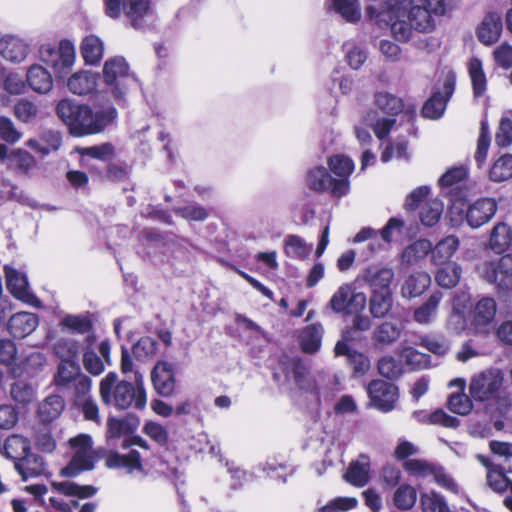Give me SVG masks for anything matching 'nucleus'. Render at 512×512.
<instances>
[{"label": "nucleus", "instance_id": "nucleus-62", "mask_svg": "<svg viewBox=\"0 0 512 512\" xmlns=\"http://www.w3.org/2000/svg\"><path fill=\"white\" fill-rule=\"evenodd\" d=\"M331 171L340 178H348L354 170V162L349 157L335 155L328 161Z\"/></svg>", "mask_w": 512, "mask_h": 512}, {"label": "nucleus", "instance_id": "nucleus-47", "mask_svg": "<svg viewBox=\"0 0 512 512\" xmlns=\"http://www.w3.org/2000/svg\"><path fill=\"white\" fill-rule=\"evenodd\" d=\"M392 304V292H371L369 310L373 317L386 316L390 312Z\"/></svg>", "mask_w": 512, "mask_h": 512}, {"label": "nucleus", "instance_id": "nucleus-2", "mask_svg": "<svg viewBox=\"0 0 512 512\" xmlns=\"http://www.w3.org/2000/svg\"><path fill=\"white\" fill-rule=\"evenodd\" d=\"M118 376L109 372L100 382V396L103 403L124 410L134 408L143 410L147 404V396L140 372L134 373V384L128 381L118 382Z\"/></svg>", "mask_w": 512, "mask_h": 512}, {"label": "nucleus", "instance_id": "nucleus-8", "mask_svg": "<svg viewBox=\"0 0 512 512\" xmlns=\"http://www.w3.org/2000/svg\"><path fill=\"white\" fill-rule=\"evenodd\" d=\"M38 53L40 60L51 67L58 77L68 74L76 58L75 46L67 39L61 40L58 47L51 43L42 44Z\"/></svg>", "mask_w": 512, "mask_h": 512}, {"label": "nucleus", "instance_id": "nucleus-49", "mask_svg": "<svg viewBox=\"0 0 512 512\" xmlns=\"http://www.w3.org/2000/svg\"><path fill=\"white\" fill-rule=\"evenodd\" d=\"M306 182L310 189L317 192H324L331 186L332 177L325 167L316 166L308 171Z\"/></svg>", "mask_w": 512, "mask_h": 512}, {"label": "nucleus", "instance_id": "nucleus-40", "mask_svg": "<svg viewBox=\"0 0 512 512\" xmlns=\"http://www.w3.org/2000/svg\"><path fill=\"white\" fill-rule=\"evenodd\" d=\"M67 86L74 94H88L96 87V76L88 71L77 72L68 79Z\"/></svg>", "mask_w": 512, "mask_h": 512}, {"label": "nucleus", "instance_id": "nucleus-34", "mask_svg": "<svg viewBox=\"0 0 512 512\" xmlns=\"http://www.w3.org/2000/svg\"><path fill=\"white\" fill-rule=\"evenodd\" d=\"M401 336V329L396 323L384 321L373 332L375 345L384 348L393 345Z\"/></svg>", "mask_w": 512, "mask_h": 512}, {"label": "nucleus", "instance_id": "nucleus-25", "mask_svg": "<svg viewBox=\"0 0 512 512\" xmlns=\"http://www.w3.org/2000/svg\"><path fill=\"white\" fill-rule=\"evenodd\" d=\"M370 470V459L362 454L349 464L344 479L353 486L364 487L370 481Z\"/></svg>", "mask_w": 512, "mask_h": 512}, {"label": "nucleus", "instance_id": "nucleus-12", "mask_svg": "<svg viewBox=\"0 0 512 512\" xmlns=\"http://www.w3.org/2000/svg\"><path fill=\"white\" fill-rule=\"evenodd\" d=\"M367 298L363 292H357L352 284L341 285L332 295L329 307L335 313L354 314L366 306Z\"/></svg>", "mask_w": 512, "mask_h": 512}, {"label": "nucleus", "instance_id": "nucleus-32", "mask_svg": "<svg viewBox=\"0 0 512 512\" xmlns=\"http://www.w3.org/2000/svg\"><path fill=\"white\" fill-rule=\"evenodd\" d=\"M79 363L60 362L54 376V384L61 391L72 388V383L81 375Z\"/></svg>", "mask_w": 512, "mask_h": 512}, {"label": "nucleus", "instance_id": "nucleus-43", "mask_svg": "<svg viewBox=\"0 0 512 512\" xmlns=\"http://www.w3.org/2000/svg\"><path fill=\"white\" fill-rule=\"evenodd\" d=\"M323 336V327L319 323H314L303 329L300 335V343L304 352L314 353L321 346Z\"/></svg>", "mask_w": 512, "mask_h": 512}, {"label": "nucleus", "instance_id": "nucleus-11", "mask_svg": "<svg viewBox=\"0 0 512 512\" xmlns=\"http://www.w3.org/2000/svg\"><path fill=\"white\" fill-rule=\"evenodd\" d=\"M71 447L75 449L70 463L62 469L61 474L66 477H75L85 470L94 468V452L91 437L80 434L70 440Z\"/></svg>", "mask_w": 512, "mask_h": 512}, {"label": "nucleus", "instance_id": "nucleus-17", "mask_svg": "<svg viewBox=\"0 0 512 512\" xmlns=\"http://www.w3.org/2000/svg\"><path fill=\"white\" fill-rule=\"evenodd\" d=\"M5 276L7 289L16 299L35 307L40 306V301L31 292L27 276L23 272L5 266Z\"/></svg>", "mask_w": 512, "mask_h": 512}, {"label": "nucleus", "instance_id": "nucleus-48", "mask_svg": "<svg viewBox=\"0 0 512 512\" xmlns=\"http://www.w3.org/2000/svg\"><path fill=\"white\" fill-rule=\"evenodd\" d=\"M469 76L472 82L475 97H481L486 91L487 79L482 62L478 58H471L468 63Z\"/></svg>", "mask_w": 512, "mask_h": 512}, {"label": "nucleus", "instance_id": "nucleus-46", "mask_svg": "<svg viewBox=\"0 0 512 512\" xmlns=\"http://www.w3.org/2000/svg\"><path fill=\"white\" fill-rule=\"evenodd\" d=\"M52 489L66 496H76L83 499L90 498L97 492L94 486H81L71 481L53 482Z\"/></svg>", "mask_w": 512, "mask_h": 512}, {"label": "nucleus", "instance_id": "nucleus-24", "mask_svg": "<svg viewBox=\"0 0 512 512\" xmlns=\"http://www.w3.org/2000/svg\"><path fill=\"white\" fill-rule=\"evenodd\" d=\"M443 299L441 291H434L430 296L413 312V320L420 325L432 324L437 316L440 303Z\"/></svg>", "mask_w": 512, "mask_h": 512}, {"label": "nucleus", "instance_id": "nucleus-14", "mask_svg": "<svg viewBox=\"0 0 512 512\" xmlns=\"http://www.w3.org/2000/svg\"><path fill=\"white\" fill-rule=\"evenodd\" d=\"M456 83L455 73L447 72L443 79L442 91H437L425 102L422 115L428 119H439L445 112L447 102L454 93Z\"/></svg>", "mask_w": 512, "mask_h": 512}, {"label": "nucleus", "instance_id": "nucleus-27", "mask_svg": "<svg viewBox=\"0 0 512 512\" xmlns=\"http://www.w3.org/2000/svg\"><path fill=\"white\" fill-rule=\"evenodd\" d=\"M26 78L30 88L40 94L48 93L53 87L51 74L41 65H32L27 71Z\"/></svg>", "mask_w": 512, "mask_h": 512}, {"label": "nucleus", "instance_id": "nucleus-63", "mask_svg": "<svg viewBox=\"0 0 512 512\" xmlns=\"http://www.w3.org/2000/svg\"><path fill=\"white\" fill-rule=\"evenodd\" d=\"M467 174L468 171L465 166L453 167L442 175L439 179V185L443 189L452 188L454 186L459 187L460 183L466 179Z\"/></svg>", "mask_w": 512, "mask_h": 512}, {"label": "nucleus", "instance_id": "nucleus-41", "mask_svg": "<svg viewBox=\"0 0 512 512\" xmlns=\"http://www.w3.org/2000/svg\"><path fill=\"white\" fill-rule=\"evenodd\" d=\"M312 251V244H308L298 235H288L284 239V253L289 258L306 259Z\"/></svg>", "mask_w": 512, "mask_h": 512}, {"label": "nucleus", "instance_id": "nucleus-52", "mask_svg": "<svg viewBox=\"0 0 512 512\" xmlns=\"http://www.w3.org/2000/svg\"><path fill=\"white\" fill-rule=\"evenodd\" d=\"M460 276L461 267L456 263H450L437 271L435 281L439 286L450 289L458 284Z\"/></svg>", "mask_w": 512, "mask_h": 512}, {"label": "nucleus", "instance_id": "nucleus-9", "mask_svg": "<svg viewBox=\"0 0 512 512\" xmlns=\"http://www.w3.org/2000/svg\"><path fill=\"white\" fill-rule=\"evenodd\" d=\"M103 76L114 97L119 100L122 99L128 88L136 83V78L129 72L128 63L120 56L105 62Z\"/></svg>", "mask_w": 512, "mask_h": 512}, {"label": "nucleus", "instance_id": "nucleus-36", "mask_svg": "<svg viewBox=\"0 0 512 512\" xmlns=\"http://www.w3.org/2000/svg\"><path fill=\"white\" fill-rule=\"evenodd\" d=\"M404 227V221L397 217H392L388 220L386 225L380 230L377 231V240H371L368 244V248L371 253H376L384 248L383 243L379 241V236L381 240L389 244L392 241L393 234L395 232H401Z\"/></svg>", "mask_w": 512, "mask_h": 512}, {"label": "nucleus", "instance_id": "nucleus-53", "mask_svg": "<svg viewBox=\"0 0 512 512\" xmlns=\"http://www.w3.org/2000/svg\"><path fill=\"white\" fill-rule=\"evenodd\" d=\"M489 177L494 182H503L512 178V155L504 154L497 159L490 171Z\"/></svg>", "mask_w": 512, "mask_h": 512}, {"label": "nucleus", "instance_id": "nucleus-28", "mask_svg": "<svg viewBox=\"0 0 512 512\" xmlns=\"http://www.w3.org/2000/svg\"><path fill=\"white\" fill-rule=\"evenodd\" d=\"M512 245V228L504 223H497L490 233L489 247L497 254L508 250Z\"/></svg>", "mask_w": 512, "mask_h": 512}, {"label": "nucleus", "instance_id": "nucleus-1", "mask_svg": "<svg viewBox=\"0 0 512 512\" xmlns=\"http://www.w3.org/2000/svg\"><path fill=\"white\" fill-rule=\"evenodd\" d=\"M138 424V419L133 416L108 419V440L111 445H117L116 441L122 439L120 446L123 450V452L110 451L107 454L106 465L109 468H123L128 473L143 471L139 452L131 448L133 445L144 449L149 448L145 440L139 437H132Z\"/></svg>", "mask_w": 512, "mask_h": 512}, {"label": "nucleus", "instance_id": "nucleus-15", "mask_svg": "<svg viewBox=\"0 0 512 512\" xmlns=\"http://www.w3.org/2000/svg\"><path fill=\"white\" fill-rule=\"evenodd\" d=\"M371 405L382 412L394 409L398 400V387L384 380H373L367 387Z\"/></svg>", "mask_w": 512, "mask_h": 512}, {"label": "nucleus", "instance_id": "nucleus-56", "mask_svg": "<svg viewBox=\"0 0 512 512\" xmlns=\"http://www.w3.org/2000/svg\"><path fill=\"white\" fill-rule=\"evenodd\" d=\"M436 464L423 459H408L403 463L404 470L415 478H427L433 475Z\"/></svg>", "mask_w": 512, "mask_h": 512}, {"label": "nucleus", "instance_id": "nucleus-58", "mask_svg": "<svg viewBox=\"0 0 512 512\" xmlns=\"http://www.w3.org/2000/svg\"><path fill=\"white\" fill-rule=\"evenodd\" d=\"M490 141L491 138L488 123L486 121H482L480 134L477 141V149L474 156L475 161L477 162L479 167H481L486 161L488 150L490 147Z\"/></svg>", "mask_w": 512, "mask_h": 512}, {"label": "nucleus", "instance_id": "nucleus-18", "mask_svg": "<svg viewBox=\"0 0 512 512\" xmlns=\"http://www.w3.org/2000/svg\"><path fill=\"white\" fill-rule=\"evenodd\" d=\"M151 380L159 395L171 396L176 385L174 365L167 361H159L151 372Z\"/></svg>", "mask_w": 512, "mask_h": 512}, {"label": "nucleus", "instance_id": "nucleus-19", "mask_svg": "<svg viewBox=\"0 0 512 512\" xmlns=\"http://www.w3.org/2000/svg\"><path fill=\"white\" fill-rule=\"evenodd\" d=\"M39 325V317L31 312L14 313L7 321L8 333L15 339H23L33 333Z\"/></svg>", "mask_w": 512, "mask_h": 512}, {"label": "nucleus", "instance_id": "nucleus-13", "mask_svg": "<svg viewBox=\"0 0 512 512\" xmlns=\"http://www.w3.org/2000/svg\"><path fill=\"white\" fill-rule=\"evenodd\" d=\"M425 2L427 6H407V19L412 24L413 29L419 33H429L433 31L435 23L431 13L438 15L445 13L442 0H425Z\"/></svg>", "mask_w": 512, "mask_h": 512}, {"label": "nucleus", "instance_id": "nucleus-5", "mask_svg": "<svg viewBox=\"0 0 512 512\" xmlns=\"http://www.w3.org/2000/svg\"><path fill=\"white\" fill-rule=\"evenodd\" d=\"M498 205L495 199L483 197L474 202H454L449 210L450 219L453 225L466 223L472 229H478L487 224L496 214Z\"/></svg>", "mask_w": 512, "mask_h": 512}, {"label": "nucleus", "instance_id": "nucleus-55", "mask_svg": "<svg viewBox=\"0 0 512 512\" xmlns=\"http://www.w3.org/2000/svg\"><path fill=\"white\" fill-rule=\"evenodd\" d=\"M157 350V340L149 336L140 338L132 348L133 355L141 362H145L153 358L156 355Z\"/></svg>", "mask_w": 512, "mask_h": 512}, {"label": "nucleus", "instance_id": "nucleus-23", "mask_svg": "<svg viewBox=\"0 0 512 512\" xmlns=\"http://www.w3.org/2000/svg\"><path fill=\"white\" fill-rule=\"evenodd\" d=\"M336 356H346L349 364L353 368V372L356 376L364 375L370 369L369 358L356 350H353L347 344L346 336H343L342 340H339L334 349Z\"/></svg>", "mask_w": 512, "mask_h": 512}, {"label": "nucleus", "instance_id": "nucleus-29", "mask_svg": "<svg viewBox=\"0 0 512 512\" xmlns=\"http://www.w3.org/2000/svg\"><path fill=\"white\" fill-rule=\"evenodd\" d=\"M14 467L24 481L29 478L40 476L45 472V463L43 458L31 452L20 461L15 462Z\"/></svg>", "mask_w": 512, "mask_h": 512}, {"label": "nucleus", "instance_id": "nucleus-30", "mask_svg": "<svg viewBox=\"0 0 512 512\" xmlns=\"http://www.w3.org/2000/svg\"><path fill=\"white\" fill-rule=\"evenodd\" d=\"M329 10H333L345 21L356 23L361 19L359 0H326Z\"/></svg>", "mask_w": 512, "mask_h": 512}, {"label": "nucleus", "instance_id": "nucleus-20", "mask_svg": "<svg viewBox=\"0 0 512 512\" xmlns=\"http://www.w3.org/2000/svg\"><path fill=\"white\" fill-rule=\"evenodd\" d=\"M503 30L501 14L495 11L488 12L477 27L476 35L478 40L490 46L496 43Z\"/></svg>", "mask_w": 512, "mask_h": 512}, {"label": "nucleus", "instance_id": "nucleus-37", "mask_svg": "<svg viewBox=\"0 0 512 512\" xmlns=\"http://www.w3.org/2000/svg\"><path fill=\"white\" fill-rule=\"evenodd\" d=\"M30 453V441L18 434L9 436L4 442V454L15 462Z\"/></svg>", "mask_w": 512, "mask_h": 512}, {"label": "nucleus", "instance_id": "nucleus-50", "mask_svg": "<svg viewBox=\"0 0 512 512\" xmlns=\"http://www.w3.org/2000/svg\"><path fill=\"white\" fill-rule=\"evenodd\" d=\"M419 345L437 356H444L450 350L449 341L441 334L423 335L419 338Z\"/></svg>", "mask_w": 512, "mask_h": 512}, {"label": "nucleus", "instance_id": "nucleus-38", "mask_svg": "<svg viewBox=\"0 0 512 512\" xmlns=\"http://www.w3.org/2000/svg\"><path fill=\"white\" fill-rule=\"evenodd\" d=\"M80 351V343L70 338H60L53 345V352L60 362L78 363Z\"/></svg>", "mask_w": 512, "mask_h": 512}, {"label": "nucleus", "instance_id": "nucleus-31", "mask_svg": "<svg viewBox=\"0 0 512 512\" xmlns=\"http://www.w3.org/2000/svg\"><path fill=\"white\" fill-rule=\"evenodd\" d=\"M65 407L64 400L59 395H50L38 405L37 415L44 423H50L57 419Z\"/></svg>", "mask_w": 512, "mask_h": 512}, {"label": "nucleus", "instance_id": "nucleus-57", "mask_svg": "<svg viewBox=\"0 0 512 512\" xmlns=\"http://www.w3.org/2000/svg\"><path fill=\"white\" fill-rule=\"evenodd\" d=\"M280 365L286 381L294 380L300 388H306L304 384L306 369L298 360L281 362Z\"/></svg>", "mask_w": 512, "mask_h": 512}, {"label": "nucleus", "instance_id": "nucleus-39", "mask_svg": "<svg viewBox=\"0 0 512 512\" xmlns=\"http://www.w3.org/2000/svg\"><path fill=\"white\" fill-rule=\"evenodd\" d=\"M431 253V242L419 239L407 246L401 253V261L405 265H414Z\"/></svg>", "mask_w": 512, "mask_h": 512}, {"label": "nucleus", "instance_id": "nucleus-60", "mask_svg": "<svg viewBox=\"0 0 512 512\" xmlns=\"http://www.w3.org/2000/svg\"><path fill=\"white\" fill-rule=\"evenodd\" d=\"M38 106L27 99H21L14 105V115L23 123H31L38 116Z\"/></svg>", "mask_w": 512, "mask_h": 512}, {"label": "nucleus", "instance_id": "nucleus-44", "mask_svg": "<svg viewBox=\"0 0 512 512\" xmlns=\"http://www.w3.org/2000/svg\"><path fill=\"white\" fill-rule=\"evenodd\" d=\"M413 416L418 422L422 423L439 424L449 428H456L459 425L458 418L448 415L441 409L430 414L425 411H415Z\"/></svg>", "mask_w": 512, "mask_h": 512}, {"label": "nucleus", "instance_id": "nucleus-6", "mask_svg": "<svg viewBox=\"0 0 512 512\" xmlns=\"http://www.w3.org/2000/svg\"><path fill=\"white\" fill-rule=\"evenodd\" d=\"M103 9L111 19L125 16L135 29H143L155 19L150 0H103Z\"/></svg>", "mask_w": 512, "mask_h": 512}, {"label": "nucleus", "instance_id": "nucleus-10", "mask_svg": "<svg viewBox=\"0 0 512 512\" xmlns=\"http://www.w3.org/2000/svg\"><path fill=\"white\" fill-rule=\"evenodd\" d=\"M504 377L499 370L483 371L471 378L469 392L478 402L496 400L499 398Z\"/></svg>", "mask_w": 512, "mask_h": 512}, {"label": "nucleus", "instance_id": "nucleus-16", "mask_svg": "<svg viewBox=\"0 0 512 512\" xmlns=\"http://www.w3.org/2000/svg\"><path fill=\"white\" fill-rule=\"evenodd\" d=\"M394 271L391 267L381 264L367 266L357 279L369 286L371 292H392L391 284L394 279Z\"/></svg>", "mask_w": 512, "mask_h": 512}, {"label": "nucleus", "instance_id": "nucleus-21", "mask_svg": "<svg viewBox=\"0 0 512 512\" xmlns=\"http://www.w3.org/2000/svg\"><path fill=\"white\" fill-rule=\"evenodd\" d=\"M26 145L40 155L46 156L59 150L62 136L57 130L43 129L37 138L29 139Z\"/></svg>", "mask_w": 512, "mask_h": 512}, {"label": "nucleus", "instance_id": "nucleus-35", "mask_svg": "<svg viewBox=\"0 0 512 512\" xmlns=\"http://www.w3.org/2000/svg\"><path fill=\"white\" fill-rule=\"evenodd\" d=\"M459 247V239L449 235L440 240L434 248L431 247V261L435 265L446 263Z\"/></svg>", "mask_w": 512, "mask_h": 512}, {"label": "nucleus", "instance_id": "nucleus-54", "mask_svg": "<svg viewBox=\"0 0 512 512\" xmlns=\"http://www.w3.org/2000/svg\"><path fill=\"white\" fill-rule=\"evenodd\" d=\"M442 212V202L438 199H429L421 206L420 220L423 225L432 227L440 220Z\"/></svg>", "mask_w": 512, "mask_h": 512}, {"label": "nucleus", "instance_id": "nucleus-59", "mask_svg": "<svg viewBox=\"0 0 512 512\" xmlns=\"http://www.w3.org/2000/svg\"><path fill=\"white\" fill-rule=\"evenodd\" d=\"M82 362L85 370L91 375L98 376L105 370L106 363L90 346L84 349Z\"/></svg>", "mask_w": 512, "mask_h": 512}, {"label": "nucleus", "instance_id": "nucleus-3", "mask_svg": "<svg viewBox=\"0 0 512 512\" xmlns=\"http://www.w3.org/2000/svg\"><path fill=\"white\" fill-rule=\"evenodd\" d=\"M374 103L378 110L368 111L363 120L372 128L376 137L383 140L394 127L395 116L404 111V103L401 98L388 92L376 93Z\"/></svg>", "mask_w": 512, "mask_h": 512}, {"label": "nucleus", "instance_id": "nucleus-22", "mask_svg": "<svg viewBox=\"0 0 512 512\" xmlns=\"http://www.w3.org/2000/svg\"><path fill=\"white\" fill-rule=\"evenodd\" d=\"M29 52V45L19 37L7 35L0 39V55L7 61L21 63Z\"/></svg>", "mask_w": 512, "mask_h": 512}, {"label": "nucleus", "instance_id": "nucleus-7", "mask_svg": "<svg viewBox=\"0 0 512 512\" xmlns=\"http://www.w3.org/2000/svg\"><path fill=\"white\" fill-rule=\"evenodd\" d=\"M116 115V109L112 106L93 112L88 106L81 105L74 118L70 133L74 136L99 133L114 121Z\"/></svg>", "mask_w": 512, "mask_h": 512}, {"label": "nucleus", "instance_id": "nucleus-51", "mask_svg": "<svg viewBox=\"0 0 512 512\" xmlns=\"http://www.w3.org/2000/svg\"><path fill=\"white\" fill-rule=\"evenodd\" d=\"M60 326L74 334H85L92 329V321L88 314L66 315L61 320Z\"/></svg>", "mask_w": 512, "mask_h": 512}, {"label": "nucleus", "instance_id": "nucleus-61", "mask_svg": "<svg viewBox=\"0 0 512 512\" xmlns=\"http://www.w3.org/2000/svg\"><path fill=\"white\" fill-rule=\"evenodd\" d=\"M0 199L3 201H16L21 204H29V198L19 190L16 185L4 178L0 179Z\"/></svg>", "mask_w": 512, "mask_h": 512}, {"label": "nucleus", "instance_id": "nucleus-33", "mask_svg": "<svg viewBox=\"0 0 512 512\" xmlns=\"http://www.w3.org/2000/svg\"><path fill=\"white\" fill-rule=\"evenodd\" d=\"M80 50L87 64L96 65L103 58L104 43L96 35H88L82 40Z\"/></svg>", "mask_w": 512, "mask_h": 512}, {"label": "nucleus", "instance_id": "nucleus-45", "mask_svg": "<svg viewBox=\"0 0 512 512\" xmlns=\"http://www.w3.org/2000/svg\"><path fill=\"white\" fill-rule=\"evenodd\" d=\"M417 501V491L409 484H401L392 496L393 505L399 510H410Z\"/></svg>", "mask_w": 512, "mask_h": 512}, {"label": "nucleus", "instance_id": "nucleus-64", "mask_svg": "<svg viewBox=\"0 0 512 512\" xmlns=\"http://www.w3.org/2000/svg\"><path fill=\"white\" fill-rule=\"evenodd\" d=\"M495 142L499 147H507L512 144V118L507 114L500 120Z\"/></svg>", "mask_w": 512, "mask_h": 512}, {"label": "nucleus", "instance_id": "nucleus-26", "mask_svg": "<svg viewBox=\"0 0 512 512\" xmlns=\"http://www.w3.org/2000/svg\"><path fill=\"white\" fill-rule=\"evenodd\" d=\"M431 284V277L424 271L411 273L403 282L401 295L404 298L411 299L423 294Z\"/></svg>", "mask_w": 512, "mask_h": 512}, {"label": "nucleus", "instance_id": "nucleus-4", "mask_svg": "<svg viewBox=\"0 0 512 512\" xmlns=\"http://www.w3.org/2000/svg\"><path fill=\"white\" fill-rule=\"evenodd\" d=\"M407 6H410L408 0H396L387 10L379 9L376 6H368L366 13L377 24L384 23L390 26L391 33L397 41L407 42L415 31L407 19Z\"/></svg>", "mask_w": 512, "mask_h": 512}, {"label": "nucleus", "instance_id": "nucleus-42", "mask_svg": "<svg viewBox=\"0 0 512 512\" xmlns=\"http://www.w3.org/2000/svg\"><path fill=\"white\" fill-rule=\"evenodd\" d=\"M496 303L492 298H482L474 309V324L477 328H485L495 318Z\"/></svg>", "mask_w": 512, "mask_h": 512}]
</instances>
